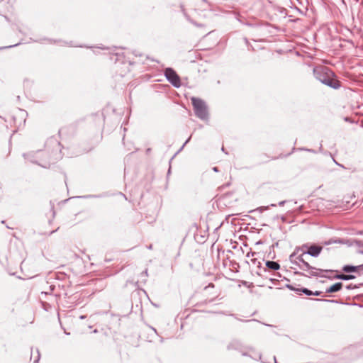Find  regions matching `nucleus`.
Returning <instances> with one entry per match:
<instances>
[{
    "label": "nucleus",
    "instance_id": "obj_1",
    "mask_svg": "<svg viewBox=\"0 0 363 363\" xmlns=\"http://www.w3.org/2000/svg\"><path fill=\"white\" fill-rule=\"evenodd\" d=\"M313 74L316 79L333 89L341 87V82L337 79L336 74L327 67H315Z\"/></svg>",
    "mask_w": 363,
    "mask_h": 363
},
{
    "label": "nucleus",
    "instance_id": "obj_2",
    "mask_svg": "<svg viewBox=\"0 0 363 363\" xmlns=\"http://www.w3.org/2000/svg\"><path fill=\"white\" fill-rule=\"evenodd\" d=\"M303 256L304 255H302L301 254L298 253L295 257L294 259L295 260L297 261V263L292 264L298 266L300 269L307 272L308 274H304L303 273L300 272H296V274L303 275L306 277H323V275L321 274L322 272H329L328 270H324L311 266L308 262L305 261Z\"/></svg>",
    "mask_w": 363,
    "mask_h": 363
},
{
    "label": "nucleus",
    "instance_id": "obj_3",
    "mask_svg": "<svg viewBox=\"0 0 363 363\" xmlns=\"http://www.w3.org/2000/svg\"><path fill=\"white\" fill-rule=\"evenodd\" d=\"M191 100L196 117L204 121H208L209 115L206 103L196 97H192Z\"/></svg>",
    "mask_w": 363,
    "mask_h": 363
},
{
    "label": "nucleus",
    "instance_id": "obj_4",
    "mask_svg": "<svg viewBox=\"0 0 363 363\" xmlns=\"http://www.w3.org/2000/svg\"><path fill=\"white\" fill-rule=\"evenodd\" d=\"M164 76L167 81L170 82L174 87L178 88L181 86L179 77L172 68H166L164 70Z\"/></svg>",
    "mask_w": 363,
    "mask_h": 363
},
{
    "label": "nucleus",
    "instance_id": "obj_5",
    "mask_svg": "<svg viewBox=\"0 0 363 363\" xmlns=\"http://www.w3.org/2000/svg\"><path fill=\"white\" fill-rule=\"evenodd\" d=\"M309 247V245L308 244H304L300 247H296L294 251V252L289 256V260L291 262V263H297V261L295 260V257L299 253V254H301L302 255H307V252H306V251H307L308 250V247Z\"/></svg>",
    "mask_w": 363,
    "mask_h": 363
},
{
    "label": "nucleus",
    "instance_id": "obj_6",
    "mask_svg": "<svg viewBox=\"0 0 363 363\" xmlns=\"http://www.w3.org/2000/svg\"><path fill=\"white\" fill-rule=\"evenodd\" d=\"M322 250H323L322 246L312 245H309V247H308V250H307V251H306V252H307V255H309L314 257H317L319 256V255L320 254Z\"/></svg>",
    "mask_w": 363,
    "mask_h": 363
},
{
    "label": "nucleus",
    "instance_id": "obj_7",
    "mask_svg": "<svg viewBox=\"0 0 363 363\" xmlns=\"http://www.w3.org/2000/svg\"><path fill=\"white\" fill-rule=\"evenodd\" d=\"M288 288H289L291 290H295V291H301L303 292V294H305L307 296H311V295H315V296H319L321 294V291H315V292H313L312 291L306 289V288H302V289H295L291 285H288L287 286Z\"/></svg>",
    "mask_w": 363,
    "mask_h": 363
},
{
    "label": "nucleus",
    "instance_id": "obj_8",
    "mask_svg": "<svg viewBox=\"0 0 363 363\" xmlns=\"http://www.w3.org/2000/svg\"><path fill=\"white\" fill-rule=\"evenodd\" d=\"M343 287V284L342 282H337L332 285L331 286L328 287L325 290V293H335L340 291Z\"/></svg>",
    "mask_w": 363,
    "mask_h": 363
},
{
    "label": "nucleus",
    "instance_id": "obj_9",
    "mask_svg": "<svg viewBox=\"0 0 363 363\" xmlns=\"http://www.w3.org/2000/svg\"><path fill=\"white\" fill-rule=\"evenodd\" d=\"M360 269H362V267H361V264L358 265V266L345 265L342 267V270L345 272H347V273L354 272H357V271L360 270Z\"/></svg>",
    "mask_w": 363,
    "mask_h": 363
},
{
    "label": "nucleus",
    "instance_id": "obj_10",
    "mask_svg": "<svg viewBox=\"0 0 363 363\" xmlns=\"http://www.w3.org/2000/svg\"><path fill=\"white\" fill-rule=\"evenodd\" d=\"M266 267L272 270H278L280 268V265L278 262L274 261H267Z\"/></svg>",
    "mask_w": 363,
    "mask_h": 363
},
{
    "label": "nucleus",
    "instance_id": "obj_11",
    "mask_svg": "<svg viewBox=\"0 0 363 363\" xmlns=\"http://www.w3.org/2000/svg\"><path fill=\"white\" fill-rule=\"evenodd\" d=\"M335 279H342V280H350L355 278V276L352 274H336L334 277Z\"/></svg>",
    "mask_w": 363,
    "mask_h": 363
},
{
    "label": "nucleus",
    "instance_id": "obj_12",
    "mask_svg": "<svg viewBox=\"0 0 363 363\" xmlns=\"http://www.w3.org/2000/svg\"><path fill=\"white\" fill-rule=\"evenodd\" d=\"M359 286H363V283L362 284H360L359 285H355V284H348L346 286V289L350 290V289H357L359 287Z\"/></svg>",
    "mask_w": 363,
    "mask_h": 363
},
{
    "label": "nucleus",
    "instance_id": "obj_13",
    "mask_svg": "<svg viewBox=\"0 0 363 363\" xmlns=\"http://www.w3.org/2000/svg\"><path fill=\"white\" fill-rule=\"evenodd\" d=\"M186 18H187L188 21H190L194 26H196L197 27H202V26H203V24H200V23H196L194 20L191 19L189 16H186Z\"/></svg>",
    "mask_w": 363,
    "mask_h": 363
},
{
    "label": "nucleus",
    "instance_id": "obj_14",
    "mask_svg": "<svg viewBox=\"0 0 363 363\" xmlns=\"http://www.w3.org/2000/svg\"><path fill=\"white\" fill-rule=\"evenodd\" d=\"M189 139H190V138L186 140V142L184 143L183 146H182V147H181V148H180L177 152H176L174 154V155L172 157V158H171V159H174V158L177 156V155L178 154V152H179V151L183 148V147H184V145H185L189 142Z\"/></svg>",
    "mask_w": 363,
    "mask_h": 363
},
{
    "label": "nucleus",
    "instance_id": "obj_15",
    "mask_svg": "<svg viewBox=\"0 0 363 363\" xmlns=\"http://www.w3.org/2000/svg\"><path fill=\"white\" fill-rule=\"evenodd\" d=\"M337 242L336 240H329L328 241L325 242V245H330V244H333V243H335Z\"/></svg>",
    "mask_w": 363,
    "mask_h": 363
},
{
    "label": "nucleus",
    "instance_id": "obj_16",
    "mask_svg": "<svg viewBox=\"0 0 363 363\" xmlns=\"http://www.w3.org/2000/svg\"><path fill=\"white\" fill-rule=\"evenodd\" d=\"M209 288H214V284H212V283L209 284L207 286H206V287L204 288V290H207V289H208Z\"/></svg>",
    "mask_w": 363,
    "mask_h": 363
},
{
    "label": "nucleus",
    "instance_id": "obj_17",
    "mask_svg": "<svg viewBox=\"0 0 363 363\" xmlns=\"http://www.w3.org/2000/svg\"><path fill=\"white\" fill-rule=\"evenodd\" d=\"M18 44H16V45H9V46H4V47H1L0 48V50H2V49H7V48H13L14 46H16Z\"/></svg>",
    "mask_w": 363,
    "mask_h": 363
},
{
    "label": "nucleus",
    "instance_id": "obj_18",
    "mask_svg": "<svg viewBox=\"0 0 363 363\" xmlns=\"http://www.w3.org/2000/svg\"><path fill=\"white\" fill-rule=\"evenodd\" d=\"M317 301H323L325 302H336V301L334 300H328V299H316Z\"/></svg>",
    "mask_w": 363,
    "mask_h": 363
},
{
    "label": "nucleus",
    "instance_id": "obj_19",
    "mask_svg": "<svg viewBox=\"0 0 363 363\" xmlns=\"http://www.w3.org/2000/svg\"><path fill=\"white\" fill-rule=\"evenodd\" d=\"M285 202H286L285 201H280V202L279 203V205L280 206H284V204L285 203Z\"/></svg>",
    "mask_w": 363,
    "mask_h": 363
},
{
    "label": "nucleus",
    "instance_id": "obj_20",
    "mask_svg": "<svg viewBox=\"0 0 363 363\" xmlns=\"http://www.w3.org/2000/svg\"><path fill=\"white\" fill-rule=\"evenodd\" d=\"M217 296H218V295H217V294H216V295L214 296V297H213V298H212L210 300V301H214Z\"/></svg>",
    "mask_w": 363,
    "mask_h": 363
},
{
    "label": "nucleus",
    "instance_id": "obj_21",
    "mask_svg": "<svg viewBox=\"0 0 363 363\" xmlns=\"http://www.w3.org/2000/svg\"><path fill=\"white\" fill-rule=\"evenodd\" d=\"M213 171H215V172H218V168H217L216 167H213Z\"/></svg>",
    "mask_w": 363,
    "mask_h": 363
},
{
    "label": "nucleus",
    "instance_id": "obj_22",
    "mask_svg": "<svg viewBox=\"0 0 363 363\" xmlns=\"http://www.w3.org/2000/svg\"><path fill=\"white\" fill-rule=\"evenodd\" d=\"M170 170H171V165L169 164V169H168V174L170 173Z\"/></svg>",
    "mask_w": 363,
    "mask_h": 363
},
{
    "label": "nucleus",
    "instance_id": "obj_23",
    "mask_svg": "<svg viewBox=\"0 0 363 363\" xmlns=\"http://www.w3.org/2000/svg\"><path fill=\"white\" fill-rule=\"evenodd\" d=\"M273 361H274V363H277V360H276V357H274Z\"/></svg>",
    "mask_w": 363,
    "mask_h": 363
},
{
    "label": "nucleus",
    "instance_id": "obj_24",
    "mask_svg": "<svg viewBox=\"0 0 363 363\" xmlns=\"http://www.w3.org/2000/svg\"><path fill=\"white\" fill-rule=\"evenodd\" d=\"M333 162H334L336 164L340 165V164L337 162V160H333Z\"/></svg>",
    "mask_w": 363,
    "mask_h": 363
},
{
    "label": "nucleus",
    "instance_id": "obj_25",
    "mask_svg": "<svg viewBox=\"0 0 363 363\" xmlns=\"http://www.w3.org/2000/svg\"><path fill=\"white\" fill-rule=\"evenodd\" d=\"M361 267H362V269H363V264H361Z\"/></svg>",
    "mask_w": 363,
    "mask_h": 363
}]
</instances>
